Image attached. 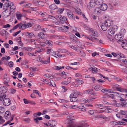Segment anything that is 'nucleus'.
<instances>
[{"mask_svg": "<svg viewBox=\"0 0 127 127\" xmlns=\"http://www.w3.org/2000/svg\"><path fill=\"white\" fill-rule=\"evenodd\" d=\"M59 53L60 52L62 53H65L67 52V50L65 49H61L60 48H59Z\"/></svg>", "mask_w": 127, "mask_h": 127, "instance_id": "2f4dec72", "label": "nucleus"}, {"mask_svg": "<svg viewBox=\"0 0 127 127\" xmlns=\"http://www.w3.org/2000/svg\"><path fill=\"white\" fill-rule=\"evenodd\" d=\"M87 38L93 41H95L98 40V39L96 38L95 37H90L89 36H87L86 38Z\"/></svg>", "mask_w": 127, "mask_h": 127, "instance_id": "aec40b11", "label": "nucleus"}, {"mask_svg": "<svg viewBox=\"0 0 127 127\" xmlns=\"http://www.w3.org/2000/svg\"><path fill=\"white\" fill-rule=\"evenodd\" d=\"M53 50L52 48H50L48 49L47 51V54H49Z\"/></svg>", "mask_w": 127, "mask_h": 127, "instance_id": "0e129e2a", "label": "nucleus"}, {"mask_svg": "<svg viewBox=\"0 0 127 127\" xmlns=\"http://www.w3.org/2000/svg\"><path fill=\"white\" fill-rule=\"evenodd\" d=\"M9 81L10 78L9 77H8L5 78L4 79V84L9 86V85H8V83L9 82Z\"/></svg>", "mask_w": 127, "mask_h": 127, "instance_id": "c756f323", "label": "nucleus"}, {"mask_svg": "<svg viewBox=\"0 0 127 127\" xmlns=\"http://www.w3.org/2000/svg\"><path fill=\"white\" fill-rule=\"evenodd\" d=\"M64 10V8H60L58 11V12L60 13H62L63 12Z\"/></svg>", "mask_w": 127, "mask_h": 127, "instance_id": "bf43d9fd", "label": "nucleus"}, {"mask_svg": "<svg viewBox=\"0 0 127 127\" xmlns=\"http://www.w3.org/2000/svg\"><path fill=\"white\" fill-rule=\"evenodd\" d=\"M5 111V109L3 107H0V113H3Z\"/></svg>", "mask_w": 127, "mask_h": 127, "instance_id": "a18cd8bd", "label": "nucleus"}, {"mask_svg": "<svg viewBox=\"0 0 127 127\" xmlns=\"http://www.w3.org/2000/svg\"><path fill=\"white\" fill-rule=\"evenodd\" d=\"M70 82H69L68 81H63L62 82V84L66 85H67L68 84H69V83H70Z\"/></svg>", "mask_w": 127, "mask_h": 127, "instance_id": "5fc2aeb1", "label": "nucleus"}, {"mask_svg": "<svg viewBox=\"0 0 127 127\" xmlns=\"http://www.w3.org/2000/svg\"><path fill=\"white\" fill-rule=\"evenodd\" d=\"M49 7L51 9L54 10L57 9V6L54 3L50 5Z\"/></svg>", "mask_w": 127, "mask_h": 127, "instance_id": "412c9836", "label": "nucleus"}, {"mask_svg": "<svg viewBox=\"0 0 127 127\" xmlns=\"http://www.w3.org/2000/svg\"><path fill=\"white\" fill-rule=\"evenodd\" d=\"M42 120V117H37L34 119V120L35 121V122L37 123H38V120Z\"/></svg>", "mask_w": 127, "mask_h": 127, "instance_id": "c9c22d12", "label": "nucleus"}, {"mask_svg": "<svg viewBox=\"0 0 127 127\" xmlns=\"http://www.w3.org/2000/svg\"><path fill=\"white\" fill-rule=\"evenodd\" d=\"M39 14L41 15L42 16H44L47 15V14L46 12L42 13L40 12L39 13Z\"/></svg>", "mask_w": 127, "mask_h": 127, "instance_id": "338daca9", "label": "nucleus"}, {"mask_svg": "<svg viewBox=\"0 0 127 127\" xmlns=\"http://www.w3.org/2000/svg\"><path fill=\"white\" fill-rule=\"evenodd\" d=\"M41 114V113L40 112H38L37 113L33 114V116L35 117H36L38 116H40Z\"/></svg>", "mask_w": 127, "mask_h": 127, "instance_id": "13d9d810", "label": "nucleus"}, {"mask_svg": "<svg viewBox=\"0 0 127 127\" xmlns=\"http://www.w3.org/2000/svg\"><path fill=\"white\" fill-rule=\"evenodd\" d=\"M100 8L101 10L105 11L107 9V6L106 4L104 3L102 4L100 6Z\"/></svg>", "mask_w": 127, "mask_h": 127, "instance_id": "9d476101", "label": "nucleus"}, {"mask_svg": "<svg viewBox=\"0 0 127 127\" xmlns=\"http://www.w3.org/2000/svg\"><path fill=\"white\" fill-rule=\"evenodd\" d=\"M89 31L91 32L92 35L94 36H96L97 35V32L95 31H94L92 28H90L89 29Z\"/></svg>", "mask_w": 127, "mask_h": 127, "instance_id": "ddd939ff", "label": "nucleus"}, {"mask_svg": "<svg viewBox=\"0 0 127 127\" xmlns=\"http://www.w3.org/2000/svg\"><path fill=\"white\" fill-rule=\"evenodd\" d=\"M20 24L19 29L21 30H24L26 29L25 24H22V23Z\"/></svg>", "mask_w": 127, "mask_h": 127, "instance_id": "5701e85b", "label": "nucleus"}, {"mask_svg": "<svg viewBox=\"0 0 127 127\" xmlns=\"http://www.w3.org/2000/svg\"><path fill=\"white\" fill-rule=\"evenodd\" d=\"M13 3L11 2L8 1L6 2L5 4V5L8 7L9 6H11Z\"/></svg>", "mask_w": 127, "mask_h": 127, "instance_id": "72a5a7b5", "label": "nucleus"}, {"mask_svg": "<svg viewBox=\"0 0 127 127\" xmlns=\"http://www.w3.org/2000/svg\"><path fill=\"white\" fill-rule=\"evenodd\" d=\"M75 11L77 12L78 14H80L81 13V10L79 8H77L75 10Z\"/></svg>", "mask_w": 127, "mask_h": 127, "instance_id": "680f3d73", "label": "nucleus"}, {"mask_svg": "<svg viewBox=\"0 0 127 127\" xmlns=\"http://www.w3.org/2000/svg\"><path fill=\"white\" fill-rule=\"evenodd\" d=\"M50 55H51L57 58H58V57L57 56V55H58V54H56V52H55L53 51L51 53Z\"/></svg>", "mask_w": 127, "mask_h": 127, "instance_id": "de8ad7c7", "label": "nucleus"}, {"mask_svg": "<svg viewBox=\"0 0 127 127\" xmlns=\"http://www.w3.org/2000/svg\"><path fill=\"white\" fill-rule=\"evenodd\" d=\"M75 75L76 77H81L82 76L81 74L79 73L75 74Z\"/></svg>", "mask_w": 127, "mask_h": 127, "instance_id": "052dcab7", "label": "nucleus"}, {"mask_svg": "<svg viewBox=\"0 0 127 127\" xmlns=\"http://www.w3.org/2000/svg\"><path fill=\"white\" fill-rule=\"evenodd\" d=\"M107 108H108V107L107 106H105L102 108H100L98 110L99 111H99L98 113H101L104 112H107L108 111V110L106 109Z\"/></svg>", "mask_w": 127, "mask_h": 127, "instance_id": "0eeeda50", "label": "nucleus"}, {"mask_svg": "<svg viewBox=\"0 0 127 127\" xmlns=\"http://www.w3.org/2000/svg\"><path fill=\"white\" fill-rule=\"evenodd\" d=\"M5 92H3L2 93H0V100L2 101V100L6 97V95L5 94Z\"/></svg>", "mask_w": 127, "mask_h": 127, "instance_id": "f8f14e48", "label": "nucleus"}, {"mask_svg": "<svg viewBox=\"0 0 127 127\" xmlns=\"http://www.w3.org/2000/svg\"><path fill=\"white\" fill-rule=\"evenodd\" d=\"M115 38L116 40H118V42L120 44L121 43V41H123V37L119 34H116L115 37Z\"/></svg>", "mask_w": 127, "mask_h": 127, "instance_id": "f03ea898", "label": "nucleus"}, {"mask_svg": "<svg viewBox=\"0 0 127 127\" xmlns=\"http://www.w3.org/2000/svg\"><path fill=\"white\" fill-rule=\"evenodd\" d=\"M5 121V120L3 119L2 117L0 116V125L4 123Z\"/></svg>", "mask_w": 127, "mask_h": 127, "instance_id": "8fccbe9b", "label": "nucleus"}, {"mask_svg": "<svg viewBox=\"0 0 127 127\" xmlns=\"http://www.w3.org/2000/svg\"><path fill=\"white\" fill-rule=\"evenodd\" d=\"M95 106L99 108L102 107H104V106H103V104H95Z\"/></svg>", "mask_w": 127, "mask_h": 127, "instance_id": "3c124183", "label": "nucleus"}, {"mask_svg": "<svg viewBox=\"0 0 127 127\" xmlns=\"http://www.w3.org/2000/svg\"><path fill=\"white\" fill-rule=\"evenodd\" d=\"M101 28L102 30L104 31H106L107 29V27L104 24L101 26Z\"/></svg>", "mask_w": 127, "mask_h": 127, "instance_id": "cd10ccee", "label": "nucleus"}, {"mask_svg": "<svg viewBox=\"0 0 127 127\" xmlns=\"http://www.w3.org/2000/svg\"><path fill=\"white\" fill-rule=\"evenodd\" d=\"M26 28H30L33 25L32 23L30 22L25 24Z\"/></svg>", "mask_w": 127, "mask_h": 127, "instance_id": "f704fd0d", "label": "nucleus"}, {"mask_svg": "<svg viewBox=\"0 0 127 127\" xmlns=\"http://www.w3.org/2000/svg\"><path fill=\"white\" fill-rule=\"evenodd\" d=\"M93 91V90L92 89H89L85 91L84 94H91Z\"/></svg>", "mask_w": 127, "mask_h": 127, "instance_id": "473e14b6", "label": "nucleus"}, {"mask_svg": "<svg viewBox=\"0 0 127 127\" xmlns=\"http://www.w3.org/2000/svg\"><path fill=\"white\" fill-rule=\"evenodd\" d=\"M13 116H12L11 117V119H10V120H9L5 124L3 125V126H6V125L8 124H9L10 123V122L11 121H12L13 120Z\"/></svg>", "mask_w": 127, "mask_h": 127, "instance_id": "a19ab883", "label": "nucleus"}, {"mask_svg": "<svg viewBox=\"0 0 127 127\" xmlns=\"http://www.w3.org/2000/svg\"><path fill=\"white\" fill-rule=\"evenodd\" d=\"M8 64L10 67H11L13 66V63L12 62H9Z\"/></svg>", "mask_w": 127, "mask_h": 127, "instance_id": "e2e57ef3", "label": "nucleus"}, {"mask_svg": "<svg viewBox=\"0 0 127 127\" xmlns=\"http://www.w3.org/2000/svg\"><path fill=\"white\" fill-rule=\"evenodd\" d=\"M112 23V22L111 20H107L105 21L104 23L108 27L110 26Z\"/></svg>", "mask_w": 127, "mask_h": 127, "instance_id": "9b49d317", "label": "nucleus"}, {"mask_svg": "<svg viewBox=\"0 0 127 127\" xmlns=\"http://www.w3.org/2000/svg\"><path fill=\"white\" fill-rule=\"evenodd\" d=\"M73 93L71 94L70 95V97H72V96L76 97L77 95H78L80 94V92L78 91L74 90L72 91Z\"/></svg>", "mask_w": 127, "mask_h": 127, "instance_id": "39448f33", "label": "nucleus"}, {"mask_svg": "<svg viewBox=\"0 0 127 127\" xmlns=\"http://www.w3.org/2000/svg\"><path fill=\"white\" fill-rule=\"evenodd\" d=\"M44 50V49H40L37 50H35V53H40L41 52H43Z\"/></svg>", "mask_w": 127, "mask_h": 127, "instance_id": "09e8293b", "label": "nucleus"}, {"mask_svg": "<svg viewBox=\"0 0 127 127\" xmlns=\"http://www.w3.org/2000/svg\"><path fill=\"white\" fill-rule=\"evenodd\" d=\"M64 68V66L61 67L60 66H56L55 67V69L57 70H59L61 69Z\"/></svg>", "mask_w": 127, "mask_h": 127, "instance_id": "37998d69", "label": "nucleus"}, {"mask_svg": "<svg viewBox=\"0 0 127 127\" xmlns=\"http://www.w3.org/2000/svg\"><path fill=\"white\" fill-rule=\"evenodd\" d=\"M11 114L8 111H6L5 114V118L8 119L10 117Z\"/></svg>", "mask_w": 127, "mask_h": 127, "instance_id": "4468645a", "label": "nucleus"}, {"mask_svg": "<svg viewBox=\"0 0 127 127\" xmlns=\"http://www.w3.org/2000/svg\"><path fill=\"white\" fill-rule=\"evenodd\" d=\"M101 10L100 8L96 7L94 11L95 13L98 14L101 12Z\"/></svg>", "mask_w": 127, "mask_h": 127, "instance_id": "393cba45", "label": "nucleus"}, {"mask_svg": "<svg viewBox=\"0 0 127 127\" xmlns=\"http://www.w3.org/2000/svg\"><path fill=\"white\" fill-rule=\"evenodd\" d=\"M110 124L112 125L115 126L119 125V122H118L115 121H111L110 122Z\"/></svg>", "mask_w": 127, "mask_h": 127, "instance_id": "e433bc0d", "label": "nucleus"}, {"mask_svg": "<svg viewBox=\"0 0 127 127\" xmlns=\"http://www.w3.org/2000/svg\"><path fill=\"white\" fill-rule=\"evenodd\" d=\"M112 105L115 106L117 107H120L121 106V104L120 103H117V102L116 103H112Z\"/></svg>", "mask_w": 127, "mask_h": 127, "instance_id": "79ce46f5", "label": "nucleus"}, {"mask_svg": "<svg viewBox=\"0 0 127 127\" xmlns=\"http://www.w3.org/2000/svg\"><path fill=\"white\" fill-rule=\"evenodd\" d=\"M70 101L71 102L77 101V100L78 99L76 97L72 96V97H70Z\"/></svg>", "mask_w": 127, "mask_h": 127, "instance_id": "c85d7f7f", "label": "nucleus"}, {"mask_svg": "<svg viewBox=\"0 0 127 127\" xmlns=\"http://www.w3.org/2000/svg\"><path fill=\"white\" fill-rule=\"evenodd\" d=\"M70 47L71 48L75 50L76 51L78 50V48L75 47L73 45H71L70 46Z\"/></svg>", "mask_w": 127, "mask_h": 127, "instance_id": "4d7b16f0", "label": "nucleus"}, {"mask_svg": "<svg viewBox=\"0 0 127 127\" xmlns=\"http://www.w3.org/2000/svg\"><path fill=\"white\" fill-rule=\"evenodd\" d=\"M33 36L34 37H35V35H34V33L32 32H30L29 38H32L33 37Z\"/></svg>", "mask_w": 127, "mask_h": 127, "instance_id": "58836bf2", "label": "nucleus"}, {"mask_svg": "<svg viewBox=\"0 0 127 127\" xmlns=\"http://www.w3.org/2000/svg\"><path fill=\"white\" fill-rule=\"evenodd\" d=\"M48 17L49 18L53 20H55V19H58V16L57 17V16H56V17H55L54 16L51 15H49L48 16Z\"/></svg>", "mask_w": 127, "mask_h": 127, "instance_id": "ea45409f", "label": "nucleus"}, {"mask_svg": "<svg viewBox=\"0 0 127 127\" xmlns=\"http://www.w3.org/2000/svg\"><path fill=\"white\" fill-rule=\"evenodd\" d=\"M10 8L11 10H14L15 9V7L13 3L11 5V6H10Z\"/></svg>", "mask_w": 127, "mask_h": 127, "instance_id": "864d4df0", "label": "nucleus"}, {"mask_svg": "<svg viewBox=\"0 0 127 127\" xmlns=\"http://www.w3.org/2000/svg\"><path fill=\"white\" fill-rule=\"evenodd\" d=\"M95 112V111L93 110H89L88 111V112L91 115H94V114Z\"/></svg>", "mask_w": 127, "mask_h": 127, "instance_id": "6e6d98bb", "label": "nucleus"}, {"mask_svg": "<svg viewBox=\"0 0 127 127\" xmlns=\"http://www.w3.org/2000/svg\"><path fill=\"white\" fill-rule=\"evenodd\" d=\"M126 32V31L124 29H122L120 31L119 34L121 35V36L123 37V36L124 34H125Z\"/></svg>", "mask_w": 127, "mask_h": 127, "instance_id": "a878e982", "label": "nucleus"}, {"mask_svg": "<svg viewBox=\"0 0 127 127\" xmlns=\"http://www.w3.org/2000/svg\"><path fill=\"white\" fill-rule=\"evenodd\" d=\"M98 70H97V68L95 67L93 68V73H97L98 72Z\"/></svg>", "mask_w": 127, "mask_h": 127, "instance_id": "603ef678", "label": "nucleus"}, {"mask_svg": "<svg viewBox=\"0 0 127 127\" xmlns=\"http://www.w3.org/2000/svg\"><path fill=\"white\" fill-rule=\"evenodd\" d=\"M118 27L115 25L112 26L108 30V34L111 36L113 35L114 33L117 30Z\"/></svg>", "mask_w": 127, "mask_h": 127, "instance_id": "f257e3e1", "label": "nucleus"}, {"mask_svg": "<svg viewBox=\"0 0 127 127\" xmlns=\"http://www.w3.org/2000/svg\"><path fill=\"white\" fill-rule=\"evenodd\" d=\"M3 103L4 105L8 106L10 104L11 101L9 98H6L3 99Z\"/></svg>", "mask_w": 127, "mask_h": 127, "instance_id": "7ed1b4c3", "label": "nucleus"}, {"mask_svg": "<svg viewBox=\"0 0 127 127\" xmlns=\"http://www.w3.org/2000/svg\"><path fill=\"white\" fill-rule=\"evenodd\" d=\"M121 106L123 107H127V104H126L125 102H122L120 104Z\"/></svg>", "mask_w": 127, "mask_h": 127, "instance_id": "c03bdc74", "label": "nucleus"}, {"mask_svg": "<svg viewBox=\"0 0 127 127\" xmlns=\"http://www.w3.org/2000/svg\"><path fill=\"white\" fill-rule=\"evenodd\" d=\"M102 87L100 85H97L95 87V89L96 91H99L102 89Z\"/></svg>", "mask_w": 127, "mask_h": 127, "instance_id": "b1692460", "label": "nucleus"}, {"mask_svg": "<svg viewBox=\"0 0 127 127\" xmlns=\"http://www.w3.org/2000/svg\"><path fill=\"white\" fill-rule=\"evenodd\" d=\"M112 54L115 57H117L118 58L120 57V58H125L123 55L120 53L118 52L116 53H112Z\"/></svg>", "mask_w": 127, "mask_h": 127, "instance_id": "20e7f679", "label": "nucleus"}, {"mask_svg": "<svg viewBox=\"0 0 127 127\" xmlns=\"http://www.w3.org/2000/svg\"><path fill=\"white\" fill-rule=\"evenodd\" d=\"M50 58L49 57L47 59V61H46L45 60H42L41 62L44 64H48L50 62Z\"/></svg>", "mask_w": 127, "mask_h": 127, "instance_id": "a211bd4d", "label": "nucleus"}, {"mask_svg": "<svg viewBox=\"0 0 127 127\" xmlns=\"http://www.w3.org/2000/svg\"><path fill=\"white\" fill-rule=\"evenodd\" d=\"M10 59V57L9 56H6L5 57H2L1 60L2 61H3L4 60H6V61H7L9 60Z\"/></svg>", "mask_w": 127, "mask_h": 127, "instance_id": "7c9ffc66", "label": "nucleus"}, {"mask_svg": "<svg viewBox=\"0 0 127 127\" xmlns=\"http://www.w3.org/2000/svg\"><path fill=\"white\" fill-rule=\"evenodd\" d=\"M38 36L41 39H43L45 37V35L44 33L40 32L38 33Z\"/></svg>", "mask_w": 127, "mask_h": 127, "instance_id": "bb28decb", "label": "nucleus"}, {"mask_svg": "<svg viewBox=\"0 0 127 127\" xmlns=\"http://www.w3.org/2000/svg\"><path fill=\"white\" fill-rule=\"evenodd\" d=\"M120 113L123 115H125L127 114V112L125 111L121 110L120 111Z\"/></svg>", "mask_w": 127, "mask_h": 127, "instance_id": "49530a36", "label": "nucleus"}, {"mask_svg": "<svg viewBox=\"0 0 127 127\" xmlns=\"http://www.w3.org/2000/svg\"><path fill=\"white\" fill-rule=\"evenodd\" d=\"M116 90L117 91L120 92H125L126 89H125L123 88H121L120 87H116Z\"/></svg>", "mask_w": 127, "mask_h": 127, "instance_id": "4be33fe9", "label": "nucleus"}, {"mask_svg": "<svg viewBox=\"0 0 127 127\" xmlns=\"http://www.w3.org/2000/svg\"><path fill=\"white\" fill-rule=\"evenodd\" d=\"M126 40H123V41H121L120 42L122 45V47L124 49H127V44L126 43Z\"/></svg>", "mask_w": 127, "mask_h": 127, "instance_id": "6e6552de", "label": "nucleus"}, {"mask_svg": "<svg viewBox=\"0 0 127 127\" xmlns=\"http://www.w3.org/2000/svg\"><path fill=\"white\" fill-rule=\"evenodd\" d=\"M48 124L51 127H55V126L57 125V122L54 120H51L49 121Z\"/></svg>", "mask_w": 127, "mask_h": 127, "instance_id": "423d86ee", "label": "nucleus"}, {"mask_svg": "<svg viewBox=\"0 0 127 127\" xmlns=\"http://www.w3.org/2000/svg\"><path fill=\"white\" fill-rule=\"evenodd\" d=\"M67 14L68 17L72 19H75V17L73 16V13L70 11H69L67 12Z\"/></svg>", "mask_w": 127, "mask_h": 127, "instance_id": "1a4fd4ad", "label": "nucleus"}, {"mask_svg": "<svg viewBox=\"0 0 127 127\" xmlns=\"http://www.w3.org/2000/svg\"><path fill=\"white\" fill-rule=\"evenodd\" d=\"M95 3L97 5H99L103 3V0H95Z\"/></svg>", "mask_w": 127, "mask_h": 127, "instance_id": "f3484780", "label": "nucleus"}, {"mask_svg": "<svg viewBox=\"0 0 127 127\" xmlns=\"http://www.w3.org/2000/svg\"><path fill=\"white\" fill-rule=\"evenodd\" d=\"M46 42L47 44H49L48 45L49 47H51L53 46V42L51 40H47Z\"/></svg>", "mask_w": 127, "mask_h": 127, "instance_id": "2eb2a0df", "label": "nucleus"}, {"mask_svg": "<svg viewBox=\"0 0 127 127\" xmlns=\"http://www.w3.org/2000/svg\"><path fill=\"white\" fill-rule=\"evenodd\" d=\"M58 17V19H59L61 21L62 20L64 21H66L67 20V18L65 17H62L60 15H57V17Z\"/></svg>", "mask_w": 127, "mask_h": 127, "instance_id": "6ab92c4d", "label": "nucleus"}, {"mask_svg": "<svg viewBox=\"0 0 127 127\" xmlns=\"http://www.w3.org/2000/svg\"><path fill=\"white\" fill-rule=\"evenodd\" d=\"M122 62L124 63L125 64L127 65V60L126 59H123L122 60Z\"/></svg>", "mask_w": 127, "mask_h": 127, "instance_id": "774afa93", "label": "nucleus"}, {"mask_svg": "<svg viewBox=\"0 0 127 127\" xmlns=\"http://www.w3.org/2000/svg\"><path fill=\"white\" fill-rule=\"evenodd\" d=\"M13 52H12V50H10L9 51V53L11 55H12L13 54H14L16 53H18V51H15L14 50H13Z\"/></svg>", "mask_w": 127, "mask_h": 127, "instance_id": "4c0bfd02", "label": "nucleus"}, {"mask_svg": "<svg viewBox=\"0 0 127 127\" xmlns=\"http://www.w3.org/2000/svg\"><path fill=\"white\" fill-rule=\"evenodd\" d=\"M41 27L40 25H36L34 27L33 30L35 31H39L41 29Z\"/></svg>", "mask_w": 127, "mask_h": 127, "instance_id": "dca6fc26", "label": "nucleus"}, {"mask_svg": "<svg viewBox=\"0 0 127 127\" xmlns=\"http://www.w3.org/2000/svg\"><path fill=\"white\" fill-rule=\"evenodd\" d=\"M20 24H17L13 28V30H14L19 27Z\"/></svg>", "mask_w": 127, "mask_h": 127, "instance_id": "69168bd1", "label": "nucleus"}]
</instances>
